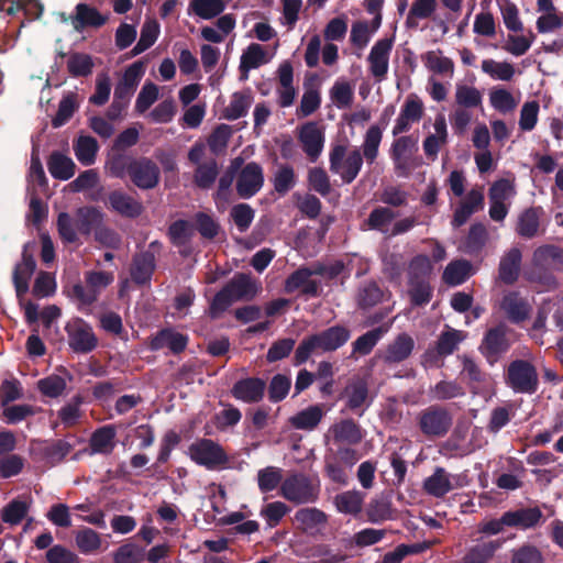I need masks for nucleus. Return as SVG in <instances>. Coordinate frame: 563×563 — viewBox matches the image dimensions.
<instances>
[{"instance_id": "obj_23", "label": "nucleus", "mask_w": 563, "mask_h": 563, "mask_svg": "<svg viewBox=\"0 0 563 563\" xmlns=\"http://www.w3.org/2000/svg\"><path fill=\"white\" fill-rule=\"evenodd\" d=\"M391 292L387 288L380 287L376 282H365L356 294V305L360 310L367 311L377 305L388 301Z\"/></svg>"}, {"instance_id": "obj_22", "label": "nucleus", "mask_w": 563, "mask_h": 563, "mask_svg": "<svg viewBox=\"0 0 563 563\" xmlns=\"http://www.w3.org/2000/svg\"><path fill=\"white\" fill-rule=\"evenodd\" d=\"M461 375L466 380L470 391L474 395L482 394L492 382L488 373L484 372L479 365L466 355L462 358Z\"/></svg>"}, {"instance_id": "obj_10", "label": "nucleus", "mask_w": 563, "mask_h": 563, "mask_svg": "<svg viewBox=\"0 0 563 563\" xmlns=\"http://www.w3.org/2000/svg\"><path fill=\"white\" fill-rule=\"evenodd\" d=\"M68 344L75 353H89L97 347L98 339L91 327L82 319H75L65 327Z\"/></svg>"}, {"instance_id": "obj_46", "label": "nucleus", "mask_w": 563, "mask_h": 563, "mask_svg": "<svg viewBox=\"0 0 563 563\" xmlns=\"http://www.w3.org/2000/svg\"><path fill=\"white\" fill-rule=\"evenodd\" d=\"M432 273L430 258L424 254H418L408 264V284L429 282Z\"/></svg>"}, {"instance_id": "obj_5", "label": "nucleus", "mask_w": 563, "mask_h": 563, "mask_svg": "<svg viewBox=\"0 0 563 563\" xmlns=\"http://www.w3.org/2000/svg\"><path fill=\"white\" fill-rule=\"evenodd\" d=\"M364 159V154L360 150L354 148L346 154V147L336 144L330 151V170L339 174L344 184H351L360 174Z\"/></svg>"}, {"instance_id": "obj_13", "label": "nucleus", "mask_w": 563, "mask_h": 563, "mask_svg": "<svg viewBox=\"0 0 563 563\" xmlns=\"http://www.w3.org/2000/svg\"><path fill=\"white\" fill-rule=\"evenodd\" d=\"M131 181L140 189L155 188L161 179V170L155 162L148 157H140L132 162Z\"/></svg>"}, {"instance_id": "obj_43", "label": "nucleus", "mask_w": 563, "mask_h": 563, "mask_svg": "<svg viewBox=\"0 0 563 563\" xmlns=\"http://www.w3.org/2000/svg\"><path fill=\"white\" fill-rule=\"evenodd\" d=\"M295 521L303 531L308 532L324 526L328 521V516L318 508H300L295 514Z\"/></svg>"}, {"instance_id": "obj_53", "label": "nucleus", "mask_w": 563, "mask_h": 563, "mask_svg": "<svg viewBox=\"0 0 563 563\" xmlns=\"http://www.w3.org/2000/svg\"><path fill=\"white\" fill-rule=\"evenodd\" d=\"M219 175V167L216 159L199 164L195 175L194 181L200 189H209L214 184Z\"/></svg>"}, {"instance_id": "obj_30", "label": "nucleus", "mask_w": 563, "mask_h": 563, "mask_svg": "<svg viewBox=\"0 0 563 563\" xmlns=\"http://www.w3.org/2000/svg\"><path fill=\"white\" fill-rule=\"evenodd\" d=\"M532 264L536 268L563 272V249L553 244L541 245L533 252Z\"/></svg>"}, {"instance_id": "obj_20", "label": "nucleus", "mask_w": 563, "mask_h": 563, "mask_svg": "<svg viewBox=\"0 0 563 563\" xmlns=\"http://www.w3.org/2000/svg\"><path fill=\"white\" fill-rule=\"evenodd\" d=\"M109 20V14H102L96 7L80 2L75 7L70 16L71 25L77 32L87 29H100Z\"/></svg>"}, {"instance_id": "obj_47", "label": "nucleus", "mask_w": 563, "mask_h": 563, "mask_svg": "<svg viewBox=\"0 0 563 563\" xmlns=\"http://www.w3.org/2000/svg\"><path fill=\"white\" fill-rule=\"evenodd\" d=\"M77 93L68 92L58 103L55 117L52 119V126L58 129L65 125L78 110Z\"/></svg>"}, {"instance_id": "obj_24", "label": "nucleus", "mask_w": 563, "mask_h": 563, "mask_svg": "<svg viewBox=\"0 0 563 563\" xmlns=\"http://www.w3.org/2000/svg\"><path fill=\"white\" fill-rule=\"evenodd\" d=\"M507 527L519 530L533 529L542 523L543 514L539 507H521L516 510L505 511Z\"/></svg>"}, {"instance_id": "obj_44", "label": "nucleus", "mask_w": 563, "mask_h": 563, "mask_svg": "<svg viewBox=\"0 0 563 563\" xmlns=\"http://www.w3.org/2000/svg\"><path fill=\"white\" fill-rule=\"evenodd\" d=\"M98 150L97 140L90 135H80L74 142L75 155L84 166H90L95 163Z\"/></svg>"}, {"instance_id": "obj_58", "label": "nucleus", "mask_w": 563, "mask_h": 563, "mask_svg": "<svg viewBox=\"0 0 563 563\" xmlns=\"http://www.w3.org/2000/svg\"><path fill=\"white\" fill-rule=\"evenodd\" d=\"M199 234L207 240L214 239L220 231V224L216 219L206 212L199 211L194 216V225Z\"/></svg>"}, {"instance_id": "obj_2", "label": "nucleus", "mask_w": 563, "mask_h": 563, "mask_svg": "<svg viewBox=\"0 0 563 563\" xmlns=\"http://www.w3.org/2000/svg\"><path fill=\"white\" fill-rule=\"evenodd\" d=\"M144 73V64L141 60L129 66L121 80L117 84L113 93V101L107 110V118L115 121L121 118L130 103L141 77Z\"/></svg>"}, {"instance_id": "obj_50", "label": "nucleus", "mask_w": 563, "mask_h": 563, "mask_svg": "<svg viewBox=\"0 0 563 563\" xmlns=\"http://www.w3.org/2000/svg\"><path fill=\"white\" fill-rule=\"evenodd\" d=\"M487 241V230L483 223L471 225L464 242V251L468 255H477L482 252Z\"/></svg>"}, {"instance_id": "obj_31", "label": "nucleus", "mask_w": 563, "mask_h": 563, "mask_svg": "<svg viewBox=\"0 0 563 563\" xmlns=\"http://www.w3.org/2000/svg\"><path fill=\"white\" fill-rule=\"evenodd\" d=\"M522 254L518 247H511L500 258L498 266L499 279L506 285L515 284L520 274Z\"/></svg>"}, {"instance_id": "obj_61", "label": "nucleus", "mask_w": 563, "mask_h": 563, "mask_svg": "<svg viewBox=\"0 0 563 563\" xmlns=\"http://www.w3.org/2000/svg\"><path fill=\"white\" fill-rule=\"evenodd\" d=\"M76 545L84 554L96 552L101 547V539L98 532L90 528H82L76 533Z\"/></svg>"}, {"instance_id": "obj_7", "label": "nucleus", "mask_w": 563, "mask_h": 563, "mask_svg": "<svg viewBox=\"0 0 563 563\" xmlns=\"http://www.w3.org/2000/svg\"><path fill=\"white\" fill-rule=\"evenodd\" d=\"M189 456L207 470H217L228 463L229 456L223 448L210 439H199L189 445Z\"/></svg>"}, {"instance_id": "obj_55", "label": "nucleus", "mask_w": 563, "mask_h": 563, "mask_svg": "<svg viewBox=\"0 0 563 563\" xmlns=\"http://www.w3.org/2000/svg\"><path fill=\"white\" fill-rule=\"evenodd\" d=\"M470 271L471 264L467 261H453L445 267L443 279L448 285L457 286L468 278Z\"/></svg>"}, {"instance_id": "obj_35", "label": "nucleus", "mask_w": 563, "mask_h": 563, "mask_svg": "<svg viewBox=\"0 0 563 563\" xmlns=\"http://www.w3.org/2000/svg\"><path fill=\"white\" fill-rule=\"evenodd\" d=\"M47 168L53 178L68 180L75 175L76 165L67 155L54 151L47 159Z\"/></svg>"}, {"instance_id": "obj_41", "label": "nucleus", "mask_w": 563, "mask_h": 563, "mask_svg": "<svg viewBox=\"0 0 563 563\" xmlns=\"http://www.w3.org/2000/svg\"><path fill=\"white\" fill-rule=\"evenodd\" d=\"M322 417V408L319 405H314L299 411L289 421L297 430H313L320 423Z\"/></svg>"}, {"instance_id": "obj_60", "label": "nucleus", "mask_w": 563, "mask_h": 563, "mask_svg": "<svg viewBox=\"0 0 563 563\" xmlns=\"http://www.w3.org/2000/svg\"><path fill=\"white\" fill-rule=\"evenodd\" d=\"M159 34V25L157 22H145L141 30V36L135 46L131 51L132 56H136L150 48L157 40Z\"/></svg>"}, {"instance_id": "obj_59", "label": "nucleus", "mask_w": 563, "mask_h": 563, "mask_svg": "<svg viewBox=\"0 0 563 563\" xmlns=\"http://www.w3.org/2000/svg\"><path fill=\"white\" fill-rule=\"evenodd\" d=\"M190 8L201 19L210 20L221 14L225 4L223 0H191Z\"/></svg>"}, {"instance_id": "obj_16", "label": "nucleus", "mask_w": 563, "mask_h": 563, "mask_svg": "<svg viewBox=\"0 0 563 563\" xmlns=\"http://www.w3.org/2000/svg\"><path fill=\"white\" fill-rule=\"evenodd\" d=\"M394 38H380L371 48L367 60L369 71L377 81L386 78L389 68V55L393 49Z\"/></svg>"}, {"instance_id": "obj_34", "label": "nucleus", "mask_w": 563, "mask_h": 563, "mask_svg": "<svg viewBox=\"0 0 563 563\" xmlns=\"http://www.w3.org/2000/svg\"><path fill=\"white\" fill-rule=\"evenodd\" d=\"M117 429L112 424L98 428L92 432L89 446L95 454H110L115 448Z\"/></svg>"}, {"instance_id": "obj_48", "label": "nucleus", "mask_w": 563, "mask_h": 563, "mask_svg": "<svg viewBox=\"0 0 563 563\" xmlns=\"http://www.w3.org/2000/svg\"><path fill=\"white\" fill-rule=\"evenodd\" d=\"M264 49L260 44L252 43L247 49L242 54L240 62L241 79L249 78L250 69L257 68L264 63Z\"/></svg>"}, {"instance_id": "obj_62", "label": "nucleus", "mask_w": 563, "mask_h": 563, "mask_svg": "<svg viewBox=\"0 0 563 563\" xmlns=\"http://www.w3.org/2000/svg\"><path fill=\"white\" fill-rule=\"evenodd\" d=\"M234 302L235 301L229 294V289H225L223 286L209 302L207 313L212 320H217L221 318Z\"/></svg>"}, {"instance_id": "obj_42", "label": "nucleus", "mask_w": 563, "mask_h": 563, "mask_svg": "<svg viewBox=\"0 0 563 563\" xmlns=\"http://www.w3.org/2000/svg\"><path fill=\"white\" fill-rule=\"evenodd\" d=\"M540 227L539 208H528L518 218L516 232L525 239L538 235Z\"/></svg>"}, {"instance_id": "obj_40", "label": "nucleus", "mask_w": 563, "mask_h": 563, "mask_svg": "<svg viewBox=\"0 0 563 563\" xmlns=\"http://www.w3.org/2000/svg\"><path fill=\"white\" fill-rule=\"evenodd\" d=\"M332 433L335 442L347 444H357L363 438L361 427L352 419H345L334 424Z\"/></svg>"}, {"instance_id": "obj_39", "label": "nucleus", "mask_w": 563, "mask_h": 563, "mask_svg": "<svg viewBox=\"0 0 563 563\" xmlns=\"http://www.w3.org/2000/svg\"><path fill=\"white\" fill-rule=\"evenodd\" d=\"M438 3L435 0H415L407 14L406 27L413 30L417 29L419 20L430 19L435 12Z\"/></svg>"}, {"instance_id": "obj_27", "label": "nucleus", "mask_w": 563, "mask_h": 563, "mask_svg": "<svg viewBox=\"0 0 563 563\" xmlns=\"http://www.w3.org/2000/svg\"><path fill=\"white\" fill-rule=\"evenodd\" d=\"M232 299L236 301L252 300L261 290V286L250 274L236 273L225 285Z\"/></svg>"}, {"instance_id": "obj_36", "label": "nucleus", "mask_w": 563, "mask_h": 563, "mask_svg": "<svg viewBox=\"0 0 563 563\" xmlns=\"http://www.w3.org/2000/svg\"><path fill=\"white\" fill-rule=\"evenodd\" d=\"M364 493L358 490H346L334 497V505L339 512L356 517L364 503Z\"/></svg>"}, {"instance_id": "obj_51", "label": "nucleus", "mask_w": 563, "mask_h": 563, "mask_svg": "<svg viewBox=\"0 0 563 563\" xmlns=\"http://www.w3.org/2000/svg\"><path fill=\"white\" fill-rule=\"evenodd\" d=\"M432 398L437 400H450L465 396L464 387L456 380H440L430 388Z\"/></svg>"}, {"instance_id": "obj_57", "label": "nucleus", "mask_w": 563, "mask_h": 563, "mask_svg": "<svg viewBox=\"0 0 563 563\" xmlns=\"http://www.w3.org/2000/svg\"><path fill=\"white\" fill-rule=\"evenodd\" d=\"M283 471L276 466H267L257 473V484L262 493L276 489L283 483Z\"/></svg>"}, {"instance_id": "obj_11", "label": "nucleus", "mask_w": 563, "mask_h": 563, "mask_svg": "<svg viewBox=\"0 0 563 563\" xmlns=\"http://www.w3.org/2000/svg\"><path fill=\"white\" fill-rule=\"evenodd\" d=\"M264 185L262 166L256 162H250L241 168L236 178V194L242 199L254 197Z\"/></svg>"}, {"instance_id": "obj_21", "label": "nucleus", "mask_w": 563, "mask_h": 563, "mask_svg": "<svg viewBox=\"0 0 563 563\" xmlns=\"http://www.w3.org/2000/svg\"><path fill=\"white\" fill-rule=\"evenodd\" d=\"M298 139L309 161L314 163L320 156L324 144V135L318 123L307 122L302 124Z\"/></svg>"}, {"instance_id": "obj_17", "label": "nucleus", "mask_w": 563, "mask_h": 563, "mask_svg": "<svg viewBox=\"0 0 563 563\" xmlns=\"http://www.w3.org/2000/svg\"><path fill=\"white\" fill-rule=\"evenodd\" d=\"M506 334L507 328L505 324H498L486 331L479 351L489 362L496 361L499 355L509 350L510 345Z\"/></svg>"}, {"instance_id": "obj_12", "label": "nucleus", "mask_w": 563, "mask_h": 563, "mask_svg": "<svg viewBox=\"0 0 563 563\" xmlns=\"http://www.w3.org/2000/svg\"><path fill=\"white\" fill-rule=\"evenodd\" d=\"M34 249L35 243H26L22 251V260L14 266L12 282L15 288L16 297L21 301L30 288V279L35 272L36 262L29 247Z\"/></svg>"}, {"instance_id": "obj_37", "label": "nucleus", "mask_w": 563, "mask_h": 563, "mask_svg": "<svg viewBox=\"0 0 563 563\" xmlns=\"http://www.w3.org/2000/svg\"><path fill=\"white\" fill-rule=\"evenodd\" d=\"M452 488L450 477L443 467H437L423 482L426 493L437 498L444 497Z\"/></svg>"}, {"instance_id": "obj_49", "label": "nucleus", "mask_w": 563, "mask_h": 563, "mask_svg": "<svg viewBox=\"0 0 563 563\" xmlns=\"http://www.w3.org/2000/svg\"><path fill=\"white\" fill-rule=\"evenodd\" d=\"M383 273L389 282H397L400 279L405 267L406 261L402 253L387 252L382 258Z\"/></svg>"}, {"instance_id": "obj_6", "label": "nucleus", "mask_w": 563, "mask_h": 563, "mask_svg": "<svg viewBox=\"0 0 563 563\" xmlns=\"http://www.w3.org/2000/svg\"><path fill=\"white\" fill-rule=\"evenodd\" d=\"M417 422L427 438H443L453 424V417L446 408L432 405L420 411Z\"/></svg>"}, {"instance_id": "obj_56", "label": "nucleus", "mask_w": 563, "mask_h": 563, "mask_svg": "<svg viewBox=\"0 0 563 563\" xmlns=\"http://www.w3.org/2000/svg\"><path fill=\"white\" fill-rule=\"evenodd\" d=\"M167 234L172 244L183 246L192 238L194 227L189 221L179 219L168 227Z\"/></svg>"}, {"instance_id": "obj_3", "label": "nucleus", "mask_w": 563, "mask_h": 563, "mask_svg": "<svg viewBox=\"0 0 563 563\" xmlns=\"http://www.w3.org/2000/svg\"><path fill=\"white\" fill-rule=\"evenodd\" d=\"M279 494L296 505L313 504L319 499L320 485L303 473H291L283 481Z\"/></svg>"}, {"instance_id": "obj_1", "label": "nucleus", "mask_w": 563, "mask_h": 563, "mask_svg": "<svg viewBox=\"0 0 563 563\" xmlns=\"http://www.w3.org/2000/svg\"><path fill=\"white\" fill-rule=\"evenodd\" d=\"M351 338V330L342 324L331 325L301 340L294 355V364L306 363L311 354L335 352L344 346Z\"/></svg>"}, {"instance_id": "obj_32", "label": "nucleus", "mask_w": 563, "mask_h": 563, "mask_svg": "<svg viewBox=\"0 0 563 563\" xmlns=\"http://www.w3.org/2000/svg\"><path fill=\"white\" fill-rule=\"evenodd\" d=\"M501 309L511 323L519 324L528 319L531 307L517 291H510L503 297Z\"/></svg>"}, {"instance_id": "obj_45", "label": "nucleus", "mask_w": 563, "mask_h": 563, "mask_svg": "<svg viewBox=\"0 0 563 563\" xmlns=\"http://www.w3.org/2000/svg\"><path fill=\"white\" fill-rule=\"evenodd\" d=\"M253 98L247 92H234L228 107L224 108L222 115L224 119L233 121L245 117L251 107Z\"/></svg>"}, {"instance_id": "obj_25", "label": "nucleus", "mask_w": 563, "mask_h": 563, "mask_svg": "<svg viewBox=\"0 0 563 563\" xmlns=\"http://www.w3.org/2000/svg\"><path fill=\"white\" fill-rule=\"evenodd\" d=\"M266 383L260 377H247L238 380L232 389V396L246 404H255L263 399Z\"/></svg>"}, {"instance_id": "obj_63", "label": "nucleus", "mask_w": 563, "mask_h": 563, "mask_svg": "<svg viewBox=\"0 0 563 563\" xmlns=\"http://www.w3.org/2000/svg\"><path fill=\"white\" fill-rule=\"evenodd\" d=\"M510 563H544V556L538 547L525 543L511 551Z\"/></svg>"}, {"instance_id": "obj_38", "label": "nucleus", "mask_w": 563, "mask_h": 563, "mask_svg": "<svg viewBox=\"0 0 563 563\" xmlns=\"http://www.w3.org/2000/svg\"><path fill=\"white\" fill-rule=\"evenodd\" d=\"M501 544L500 540H492L473 545L468 549L462 561L463 563H488Z\"/></svg>"}, {"instance_id": "obj_64", "label": "nucleus", "mask_w": 563, "mask_h": 563, "mask_svg": "<svg viewBox=\"0 0 563 563\" xmlns=\"http://www.w3.org/2000/svg\"><path fill=\"white\" fill-rule=\"evenodd\" d=\"M66 386V380L59 375H49L37 382V389L48 398H57L63 395Z\"/></svg>"}, {"instance_id": "obj_52", "label": "nucleus", "mask_w": 563, "mask_h": 563, "mask_svg": "<svg viewBox=\"0 0 563 563\" xmlns=\"http://www.w3.org/2000/svg\"><path fill=\"white\" fill-rule=\"evenodd\" d=\"M93 66L92 57L86 53L75 52L67 60L68 73L76 78L91 75Z\"/></svg>"}, {"instance_id": "obj_8", "label": "nucleus", "mask_w": 563, "mask_h": 563, "mask_svg": "<svg viewBox=\"0 0 563 563\" xmlns=\"http://www.w3.org/2000/svg\"><path fill=\"white\" fill-rule=\"evenodd\" d=\"M418 151V139L413 135H404L396 139L390 147V157L398 177L408 178L413 166L410 161Z\"/></svg>"}, {"instance_id": "obj_14", "label": "nucleus", "mask_w": 563, "mask_h": 563, "mask_svg": "<svg viewBox=\"0 0 563 563\" xmlns=\"http://www.w3.org/2000/svg\"><path fill=\"white\" fill-rule=\"evenodd\" d=\"M343 396L346 398L345 408L362 417L371 406L369 389L367 379L353 377L344 388Z\"/></svg>"}, {"instance_id": "obj_9", "label": "nucleus", "mask_w": 563, "mask_h": 563, "mask_svg": "<svg viewBox=\"0 0 563 563\" xmlns=\"http://www.w3.org/2000/svg\"><path fill=\"white\" fill-rule=\"evenodd\" d=\"M395 111L396 107L394 104H387L382 111L377 124L369 126L365 133L362 150L368 165H372L378 156L383 130L388 126Z\"/></svg>"}, {"instance_id": "obj_18", "label": "nucleus", "mask_w": 563, "mask_h": 563, "mask_svg": "<svg viewBox=\"0 0 563 563\" xmlns=\"http://www.w3.org/2000/svg\"><path fill=\"white\" fill-rule=\"evenodd\" d=\"M189 343L187 334L177 332L173 328H164L157 331L150 340L151 351H159L167 347L170 353L178 355L183 353Z\"/></svg>"}, {"instance_id": "obj_15", "label": "nucleus", "mask_w": 563, "mask_h": 563, "mask_svg": "<svg viewBox=\"0 0 563 563\" xmlns=\"http://www.w3.org/2000/svg\"><path fill=\"white\" fill-rule=\"evenodd\" d=\"M284 290L286 294L299 290L302 296L317 298L321 294V283L311 278L306 266H300L286 278Z\"/></svg>"}, {"instance_id": "obj_29", "label": "nucleus", "mask_w": 563, "mask_h": 563, "mask_svg": "<svg viewBox=\"0 0 563 563\" xmlns=\"http://www.w3.org/2000/svg\"><path fill=\"white\" fill-rule=\"evenodd\" d=\"M415 349V341L408 333L398 334L385 349L382 358L386 364H398L407 360Z\"/></svg>"}, {"instance_id": "obj_26", "label": "nucleus", "mask_w": 563, "mask_h": 563, "mask_svg": "<svg viewBox=\"0 0 563 563\" xmlns=\"http://www.w3.org/2000/svg\"><path fill=\"white\" fill-rule=\"evenodd\" d=\"M156 268V257L152 251H143L133 256L130 275L139 286L150 284Z\"/></svg>"}, {"instance_id": "obj_19", "label": "nucleus", "mask_w": 563, "mask_h": 563, "mask_svg": "<svg viewBox=\"0 0 563 563\" xmlns=\"http://www.w3.org/2000/svg\"><path fill=\"white\" fill-rule=\"evenodd\" d=\"M106 206L126 219H136L143 211L144 207L141 201L128 195L121 189L112 190L109 192Z\"/></svg>"}, {"instance_id": "obj_4", "label": "nucleus", "mask_w": 563, "mask_h": 563, "mask_svg": "<svg viewBox=\"0 0 563 563\" xmlns=\"http://www.w3.org/2000/svg\"><path fill=\"white\" fill-rule=\"evenodd\" d=\"M505 383L516 394L532 395L539 388L538 371L528 360L511 361L505 373Z\"/></svg>"}, {"instance_id": "obj_33", "label": "nucleus", "mask_w": 563, "mask_h": 563, "mask_svg": "<svg viewBox=\"0 0 563 563\" xmlns=\"http://www.w3.org/2000/svg\"><path fill=\"white\" fill-rule=\"evenodd\" d=\"M103 213L96 207H80L76 210V229L80 234L89 236L103 223Z\"/></svg>"}, {"instance_id": "obj_28", "label": "nucleus", "mask_w": 563, "mask_h": 563, "mask_svg": "<svg viewBox=\"0 0 563 563\" xmlns=\"http://www.w3.org/2000/svg\"><path fill=\"white\" fill-rule=\"evenodd\" d=\"M390 327L391 321L383 323L360 335L354 342H352V352L350 358L356 360L361 356L371 354L377 343L389 331Z\"/></svg>"}, {"instance_id": "obj_54", "label": "nucleus", "mask_w": 563, "mask_h": 563, "mask_svg": "<svg viewBox=\"0 0 563 563\" xmlns=\"http://www.w3.org/2000/svg\"><path fill=\"white\" fill-rule=\"evenodd\" d=\"M30 505L21 499H12L1 509V519L11 526H18L26 517Z\"/></svg>"}]
</instances>
